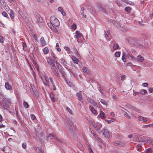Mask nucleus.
<instances>
[{"mask_svg": "<svg viewBox=\"0 0 153 153\" xmlns=\"http://www.w3.org/2000/svg\"><path fill=\"white\" fill-rule=\"evenodd\" d=\"M46 137L47 140H49V139H52L53 138L54 141L57 144H60L62 143V140L57 138V137L53 134H49Z\"/></svg>", "mask_w": 153, "mask_h": 153, "instance_id": "nucleus-1", "label": "nucleus"}, {"mask_svg": "<svg viewBox=\"0 0 153 153\" xmlns=\"http://www.w3.org/2000/svg\"><path fill=\"white\" fill-rule=\"evenodd\" d=\"M65 127L66 129H68L71 132H72L75 129L72 122L69 120H68L65 123Z\"/></svg>", "mask_w": 153, "mask_h": 153, "instance_id": "nucleus-2", "label": "nucleus"}, {"mask_svg": "<svg viewBox=\"0 0 153 153\" xmlns=\"http://www.w3.org/2000/svg\"><path fill=\"white\" fill-rule=\"evenodd\" d=\"M50 21L52 26L57 27L59 25L60 23L58 20L54 16H52L51 17Z\"/></svg>", "mask_w": 153, "mask_h": 153, "instance_id": "nucleus-3", "label": "nucleus"}, {"mask_svg": "<svg viewBox=\"0 0 153 153\" xmlns=\"http://www.w3.org/2000/svg\"><path fill=\"white\" fill-rule=\"evenodd\" d=\"M75 34H76L74 36V37L76 39L77 42H79V39H81V38H83V35L78 31L76 32Z\"/></svg>", "mask_w": 153, "mask_h": 153, "instance_id": "nucleus-4", "label": "nucleus"}, {"mask_svg": "<svg viewBox=\"0 0 153 153\" xmlns=\"http://www.w3.org/2000/svg\"><path fill=\"white\" fill-rule=\"evenodd\" d=\"M35 17L36 19V22L37 23L39 24V23H42L43 22V20L39 14L37 13V14H36Z\"/></svg>", "mask_w": 153, "mask_h": 153, "instance_id": "nucleus-5", "label": "nucleus"}, {"mask_svg": "<svg viewBox=\"0 0 153 153\" xmlns=\"http://www.w3.org/2000/svg\"><path fill=\"white\" fill-rule=\"evenodd\" d=\"M102 133L107 138H109L110 137L109 132L106 129H104L102 130Z\"/></svg>", "mask_w": 153, "mask_h": 153, "instance_id": "nucleus-6", "label": "nucleus"}, {"mask_svg": "<svg viewBox=\"0 0 153 153\" xmlns=\"http://www.w3.org/2000/svg\"><path fill=\"white\" fill-rule=\"evenodd\" d=\"M59 62L65 68L67 66L68 63L64 58H61L60 59Z\"/></svg>", "mask_w": 153, "mask_h": 153, "instance_id": "nucleus-7", "label": "nucleus"}, {"mask_svg": "<svg viewBox=\"0 0 153 153\" xmlns=\"http://www.w3.org/2000/svg\"><path fill=\"white\" fill-rule=\"evenodd\" d=\"M143 43L142 41L139 39H137L135 41V43L134 45L136 46L143 45Z\"/></svg>", "mask_w": 153, "mask_h": 153, "instance_id": "nucleus-8", "label": "nucleus"}, {"mask_svg": "<svg viewBox=\"0 0 153 153\" xmlns=\"http://www.w3.org/2000/svg\"><path fill=\"white\" fill-rule=\"evenodd\" d=\"M52 70L53 73L55 75L57 76H59V73L58 72V71L57 69L55 67V68H51Z\"/></svg>", "mask_w": 153, "mask_h": 153, "instance_id": "nucleus-9", "label": "nucleus"}, {"mask_svg": "<svg viewBox=\"0 0 153 153\" xmlns=\"http://www.w3.org/2000/svg\"><path fill=\"white\" fill-rule=\"evenodd\" d=\"M88 100L90 102V103H91L92 104L94 105L95 106L97 107V103L95 101H94L93 99H92L90 98H88Z\"/></svg>", "mask_w": 153, "mask_h": 153, "instance_id": "nucleus-10", "label": "nucleus"}, {"mask_svg": "<svg viewBox=\"0 0 153 153\" xmlns=\"http://www.w3.org/2000/svg\"><path fill=\"white\" fill-rule=\"evenodd\" d=\"M72 59L74 62V63L76 64H78V62H79L80 63H81L82 65V62L80 61H79V60L76 58V57L74 56H72Z\"/></svg>", "mask_w": 153, "mask_h": 153, "instance_id": "nucleus-11", "label": "nucleus"}, {"mask_svg": "<svg viewBox=\"0 0 153 153\" xmlns=\"http://www.w3.org/2000/svg\"><path fill=\"white\" fill-rule=\"evenodd\" d=\"M90 124H91L93 126V127L95 128L97 131H98V130H100V128H98L97 127V125L95 124V123L94 122L91 121L90 122Z\"/></svg>", "mask_w": 153, "mask_h": 153, "instance_id": "nucleus-12", "label": "nucleus"}, {"mask_svg": "<svg viewBox=\"0 0 153 153\" xmlns=\"http://www.w3.org/2000/svg\"><path fill=\"white\" fill-rule=\"evenodd\" d=\"M135 139L137 142H142L143 141V139L140 136L137 137Z\"/></svg>", "mask_w": 153, "mask_h": 153, "instance_id": "nucleus-13", "label": "nucleus"}, {"mask_svg": "<svg viewBox=\"0 0 153 153\" xmlns=\"http://www.w3.org/2000/svg\"><path fill=\"white\" fill-rule=\"evenodd\" d=\"M10 101H8V102H5V103H4V108L7 109H8L9 108V105H10Z\"/></svg>", "mask_w": 153, "mask_h": 153, "instance_id": "nucleus-14", "label": "nucleus"}, {"mask_svg": "<svg viewBox=\"0 0 153 153\" xmlns=\"http://www.w3.org/2000/svg\"><path fill=\"white\" fill-rule=\"evenodd\" d=\"M110 33V30H106L105 32V37L106 38V39H107L108 41H110L111 39H108V38H107V37L108 36L109 34Z\"/></svg>", "mask_w": 153, "mask_h": 153, "instance_id": "nucleus-15", "label": "nucleus"}, {"mask_svg": "<svg viewBox=\"0 0 153 153\" xmlns=\"http://www.w3.org/2000/svg\"><path fill=\"white\" fill-rule=\"evenodd\" d=\"M137 60L138 61L142 62L144 60V58L141 56L139 55L137 57Z\"/></svg>", "mask_w": 153, "mask_h": 153, "instance_id": "nucleus-16", "label": "nucleus"}, {"mask_svg": "<svg viewBox=\"0 0 153 153\" xmlns=\"http://www.w3.org/2000/svg\"><path fill=\"white\" fill-rule=\"evenodd\" d=\"M82 70L83 72L88 74H90V71L89 70L88 68L87 67H84L82 68Z\"/></svg>", "mask_w": 153, "mask_h": 153, "instance_id": "nucleus-17", "label": "nucleus"}, {"mask_svg": "<svg viewBox=\"0 0 153 153\" xmlns=\"http://www.w3.org/2000/svg\"><path fill=\"white\" fill-rule=\"evenodd\" d=\"M40 41L42 43V46H45L46 45V42L44 38L42 37L41 38Z\"/></svg>", "mask_w": 153, "mask_h": 153, "instance_id": "nucleus-18", "label": "nucleus"}, {"mask_svg": "<svg viewBox=\"0 0 153 153\" xmlns=\"http://www.w3.org/2000/svg\"><path fill=\"white\" fill-rule=\"evenodd\" d=\"M58 10L60 11L62 14L63 16H65L66 15V13L64 11L62 7H59L58 8Z\"/></svg>", "mask_w": 153, "mask_h": 153, "instance_id": "nucleus-19", "label": "nucleus"}, {"mask_svg": "<svg viewBox=\"0 0 153 153\" xmlns=\"http://www.w3.org/2000/svg\"><path fill=\"white\" fill-rule=\"evenodd\" d=\"M89 108L90 111L93 113L95 114H96L97 111L96 110L94 109V108L93 107L90 105L89 106Z\"/></svg>", "mask_w": 153, "mask_h": 153, "instance_id": "nucleus-20", "label": "nucleus"}, {"mask_svg": "<svg viewBox=\"0 0 153 153\" xmlns=\"http://www.w3.org/2000/svg\"><path fill=\"white\" fill-rule=\"evenodd\" d=\"M9 15L11 19H13L14 17V13L12 10H11L10 11Z\"/></svg>", "mask_w": 153, "mask_h": 153, "instance_id": "nucleus-21", "label": "nucleus"}, {"mask_svg": "<svg viewBox=\"0 0 153 153\" xmlns=\"http://www.w3.org/2000/svg\"><path fill=\"white\" fill-rule=\"evenodd\" d=\"M99 116L101 117L102 119H104L105 118V115L104 113L102 111H101L100 112V114L99 115Z\"/></svg>", "mask_w": 153, "mask_h": 153, "instance_id": "nucleus-22", "label": "nucleus"}, {"mask_svg": "<svg viewBox=\"0 0 153 153\" xmlns=\"http://www.w3.org/2000/svg\"><path fill=\"white\" fill-rule=\"evenodd\" d=\"M5 88L7 90H10L11 89V86L8 82L5 83Z\"/></svg>", "mask_w": 153, "mask_h": 153, "instance_id": "nucleus-23", "label": "nucleus"}, {"mask_svg": "<svg viewBox=\"0 0 153 153\" xmlns=\"http://www.w3.org/2000/svg\"><path fill=\"white\" fill-rule=\"evenodd\" d=\"M50 97L52 101L55 102L56 101V100L54 98V95L53 93H50Z\"/></svg>", "mask_w": 153, "mask_h": 153, "instance_id": "nucleus-24", "label": "nucleus"}, {"mask_svg": "<svg viewBox=\"0 0 153 153\" xmlns=\"http://www.w3.org/2000/svg\"><path fill=\"white\" fill-rule=\"evenodd\" d=\"M59 72L61 73V74L62 75V76L63 77V78H64L65 77V72L63 71V68H62L61 69H60L59 70Z\"/></svg>", "mask_w": 153, "mask_h": 153, "instance_id": "nucleus-25", "label": "nucleus"}, {"mask_svg": "<svg viewBox=\"0 0 153 153\" xmlns=\"http://www.w3.org/2000/svg\"><path fill=\"white\" fill-rule=\"evenodd\" d=\"M0 2L1 4L3 6L6 7L7 5L4 0H0Z\"/></svg>", "mask_w": 153, "mask_h": 153, "instance_id": "nucleus-26", "label": "nucleus"}, {"mask_svg": "<svg viewBox=\"0 0 153 153\" xmlns=\"http://www.w3.org/2000/svg\"><path fill=\"white\" fill-rule=\"evenodd\" d=\"M122 59L124 62H126V54L124 53H123V56L122 57Z\"/></svg>", "mask_w": 153, "mask_h": 153, "instance_id": "nucleus-27", "label": "nucleus"}, {"mask_svg": "<svg viewBox=\"0 0 153 153\" xmlns=\"http://www.w3.org/2000/svg\"><path fill=\"white\" fill-rule=\"evenodd\" d=\"M43 52L44 54H47L49 53V50L48 48L45 47L43 49Z\"/></svg>", "mask_w": 153, "mask_h": 153, "instance_id": "nucleus-28", "label": "nucleus"}, {"mask_svg": "<svg viewBox=\"0 0 153 153\" xmlns=\"http://www.w3.org/2000/svg\"><path fill=\"white\" fill-rule=\"evenodd\" d=\"M76 95L78 97V99L79 100H81L82 99V95L80 92L77 93L76 94Z\"/></svg>", "mask_w": 153, "mask_h": 153, "instance_id": "nucleus-29", "label": "nucleus"}, {"mask_svg": "<svg viewBox=\"0 0 153 153\" xmlns=\"http://www.w3.org/2000/svg\"><path fill=\"white\" fill-rule=\"evenodd\" d=\"M2 15L5 17H7V18H9V17H8V14L5 11H3L2 13Z\"/></svg>", "mask_w": 153, "mask_h": 153, "instance_id": "nucleus-30", "label": "nucleus"}, {"mask_svg": "<svg viewBox=\"0 0 153 153\" xmlns=\"http://www.w3.org/2000/svg\"><path fill=\"white\" fill-rule=\"evenodd\" d=\"M32 62H33V64L35 66V67L36 68V69L37 70H38V69H39V68H38V65H37L36 62L34 60H32Z\"/></svg>", "mask_w": 153, "mask_h": 153, "instance_id": "nucleus-31", "label": "nucleus"}, {"mask_svg": "<svg viewBox=\"0 0 153 153\" xmlns=\"http://www.w3.org/2000/svg\"><path fill=\"white\" fill-rule=\"evenodd\" d=\"M50 28L54 32L56 33L57 32V29L53 26H52V27H50Z\"/></svg>", "mask_w": 153, "mask_h": 153, "instance_id": "nucleus-32", "label": "nucleus"}, {"mask_svg": "<svg viewBox=\"0 0 153 153\" xmlns=\"http://www.w3.org/2000/svg\"><path fill=\"white\" fill-rule=\"evenodd\" d=\"M119 46L117 44H115L114 45L113 48L114 50H116L118 48Z\"/></svg>", "mask_w": 153, "mask_h": 153, "instance_id": "nucleus-33", "label": "nucleus"}, {"mask_svg": "<svg viewBox=\"0 0 153 153\" xmlns=\"http://www.w3.org/2000/svg\"><path fill=\"white\" fill-rule=\"evenodd\" d=\"M136 148L138 151H140L142 149V146L140 144H138L136 146Z\"/></svg>", "mask_w": 153, "mask_h": 153, "instance_id": "nucleus-34", "label": "nucleus"}, {"mask_svg": "<svg viewBox=\"0 0 153 153\" xmlns=\"http://www.w3.org/2000/svg\"><path fill=\"white\" fill-rule=\"evenodd\" d=\"M120 52H116L114 53V56L115 57H119L120 56Z\"/></svg>", "mask_w": 153, "mask_h": 153, "instance_id": "nucleus-35", "label": "nucleus"}, {"mask_svg": "<svg viewBox=\"0 0 153 153\" xmlns=\"http://www.w3.org/2000/svg\"><path fill=\"white\" fill-rule=\"evenodd\" d=\"M146 90L144 89H143L141 90L140 92V94H141L143 95L147 93Z\"/></svg>", "mask_w": 153, "mask_h": 153, "instance_id": "nucleus-36", "label": "nucleus"}, {"mask_svg": "<svg viewBox=\"0 0 153 153\" xmlns=\"http://www.w3.org/2000/svg\"><path fill=\"white\" fill-rule=\"evenodd\" d=\"M22 46L24 51H26L27 50V48L26 44L24 43L22 45Z\"/></svg>", "mask_w": 153, "mask_h": 153, "instance_id": "nucleus-37", "label": "nucleus"}, {"mask_svg": "<svg viewBox=\"0 0 153 153\" xmlns=\"http://www.w3.org/2000/svg\"><path fill=\"white\" fill-rule=\"evenodd\" d=\"M122 111L124 113V115L127 118H129L130 116L128 115V114L124 111Z\"/></svg>", "mask_w": 153, "mask_h": 153, "instance_id": "nucleus-38", "label": "nucleus"}, {"mask_svg": "<svg viewBox=\"0 0 153 153\" xmlns=\"http://www.w3.org/2000/svg\"><path fill=\"white\" fill-rule=\"evenodd\" d=\"M114 120L113 119H112L110 120H105V122L108 123H110L112 122H113L114 121Z\"/></svg>", "mask_w": 153, "mask_h": 153, "instance_id": "nucleus-39", "label": "nucleus"}, {"mask_svg": "<svg viewBox=\"0 0 153 153\" xmlns=\"http://www.w3.org/2000/svg\"><path fill=\"white\" fill-rule=\"evenodd\" d=\"M73 51H74V53L76 54V55H78L79 54V53L78 52V51L76 49V48L75 47H74L73 49Z\"/></svg>", "mask_w": 153, "mask_h": 153, "instance_id": "nucleus-40", "label": "nucleus"}, {"mask_svg": "<svg viewBox=\"0 0 153 153\" xmlns=\"http://www.w3.org/2000/svg\"><path fill=\"white\" fill-rule=\"evenodd\" d=\"M23 105L25 108H27L29 107V105L27 103L25 102V101L23 103Z\"/></svg>", "mask_w": 153, "mask_h": 153, "instance_id": "nucleus-41", "label": "nucleus"}, {"mask_svg": "<svg viewBox=\"0 0 153 153\" xmlns=\"http://www.w3.org/2000/svg\"><path fill=\"white\" fill-rule=\"evenodd\" d=\"M38 150L39 151L38 152L39 153H44V150H43L42 149L41 147H40V148H38Z\"/></svg>", "mask_w": 153, "mask_h": 153, "instance_id": "nucleus-42", "label": "nucleus"}, {"mask_svg": "<svg viewBox=\"0 0 153 153\" xmlns=\"http://www.w3.org/2000/svg\"><path fill=\"white\" fill-rule=\"evenodd\" d=\"M100 101L101 102V103L103 104V105H106V102L104 100L101 99Z\"/></svg>", "mask_w": 153, "mask_h": 153, "instance_id": "nucleus-43", "label": "nucleus"}, {"mask_svg": "<svg viewBox=\"0 0 153 153\" xmlns=\"http://www.w3.org/2000/svg\"><path fill=\"white\" fill-rule=\"evenodd\" d=\"M97 142L98 143H101L103 141L102 140L100 137H97Z\"/></svg>", "mask_w": 153, "mask_h": 153, "instance_id": "nucleus-44", "label": "nucleus"}, {"mask_svg": "<svg viewBox=\"0 0 153 153\" xmlns=\"http://www.w3.org/2000/svg\"><path fill=\"white\" fill-rule=\"evenodd\" d=\"M56 67L58 70H59L60 69H61L63 68L62 67V65L60 64H57V65H56Z\"/></svg>", "mask_w": 153, "mask_h": 153, "instance_id": "nucleus-45", "label": "nucleus"}, {"mask_svg": "<svg viewBox=\"0 0 153 153\" xmlns=\"http://www.w3.org/2000/svg\"><path fill=\"white\" fill-rule=\"evenodd\" d=\"M66 110L68 111V112L70 114H72V110L71 109H70L68 107H66Z\"/></svg>", "mask_w": 153, "mask_h": 153, "instance_id": "nucleus-46", "label": "nucleus"}, {"mask_svg": "<svg viewBox=\"0 0 153 153\" xmlns=\"http://www.w3.org/2000/svg\"><path fill=\"white\" fill-rule=\"evenodd\" d=\"M117 27H118L120 30H122L124 31L125 29V28L124 27H121V26H120V25H118L117 26Z\"/></svg>", "mask_w": 153, "mask_h": 153, "instance_id": "nucleus-47", "label": "nucleus"}, {"mask_svg": "<svg viewBox=\"0 0 153 153\" xmlns=\"http://www.w3.org/2000/svg\"><path fill=\"white\" fill-rule=\"evenodd\" d=\"M146 153H151L152 152V150L151 149H148L146 150Z\"/></svg>", "mask_w": 153, "mask_h": 153, "instance_id": "nucleus-48", "label": "nucleus"}, {"mask_svg": "<svg viewBox=\"0 0 153 153\" xmlns=\"http://www.w3.org/2000/svg\"><path fill=\"white\" fill-rule=\"evenodd\" d=\"M76 25L75 24H74L73 25H72L71 26V28L72 29L75 30L76 29Z\"/></svg>", "mask_w": 153, "mask_h": 153, "instance_id": "nucleus-49", "label": "nucleus"}, {"mask_svg": "<svg viewBox=\"0 0 153 153\" xmlns=\"http://www.w3.org/2000/svg\"><path fill=\"white\" fill-rule=\"evenodd\" d=\"M47 62L50 65V63H53L52 62L51 59L50 58H48L47 60Z\"/></svg>", "mask_w": 153, "mask_h": 153, "instance_id": "nucleus-50", "label": "nucleus"}, {"mask_svg": "<svg viewBox=\"0 0 153 153\" xmlns=\"http://www.w3.org/2000/svg\"><path fill=\"white\" fill-rule=\"evenodd\" d=\"M50 65H51V68L56 67L54 63L53 62L50 63Z\"/></svg>", "mask_w": 153, "mask_h": 153, "instance_id": "nucleus-51", "label": "nucleus"}, {"mask_svg": "<svg viewBox=\"0 0 153 153\" xmlns=\"http://www.w3.org/2000/svg\"><path fill=\"white\" fill-rule=\"evenodd\" d=\"M131 10V8L129 7H126L125 8V11L129 12Z\"/></svg>", "mask_w": 153, "mask_h": 153, "instance_id": "nucleus-52", "label": "nucleus"}, {"mask_svg": "<svg viewBox=\"0 0 153 153\" xmlns=\"http://www.w3.org/2000/svg\"><path fill=\"white\" fill-rule=\"evenodd\" d=\"M30 117H31V119L32 120H35V119L36 118V117H35V116L34 114H31Z\"/></svg>", "mask_w": 153, "mask_h": 153, "instance_id": "nucleus-53", "label": "nucleus"}, {"mask_svg": "<svg viewBox=\"0 0 153 153\" xmlns=\"http://www.w3.org/2000/svg\"><path fill=\"white\" fill-rule=\"evenodd\" d=\"M143 117H142L141 116H139L138 117V120L140 121H141L142 120H143Z\"/></svg>", "mask_w": 153, "mask_h": 153, "instance_id": "nucleus-54", "label": "nucleus"}, {"mask_svg": "<svg viewBox=\"0 0 153 153\" xmlns=\"http://www.w3.org/2000/svg\"><path fill=\"white\" fill-rule=\"evenodd\" d=\"M64 49L66 51H67L68 52H69L70 49V48L68 47L65 46L64 47Z\"/></svg>", "mask_w": 153, "mask_h": 153, "instance_id": "nucleus-55", "label": "nucleus"}, {"mask_svg": "<svg viewBox=\"0 0 153 153\" xmlns=\"http://www.w3.org/2000/svg\"><path fill=\"white\" fill-rule=\"evenodd\" d=\"M22 147L25 149L26 148V143L24 142L22 144Z\"/></svg>", "mask_w": 153, "mask_h": 153, "instance_id": "nucleus-56", "label": "nucleus"}, {"mask_svg": "<svg viewBox=\"0 0 153 153\" xmlns=\"http://www.w3.org/2000/svg\"><path fill=\"white\" fill-rule=\"evenodd\" d=\"M49 79L52 85H54L52 78L51 77H50Z\"/></svg>", "mask_w": 153, "mask_h": 153, "instance_id": "nucleus-57", "label": "nucleus"}, {"mask_svg": "<svg viewBox=\"0 0 153 153\" xmlns=\"http://www.w3.org/2000/svg\"><path fill=\"white\" fill-rule=\"evenodd\" d=\"M149 127H151L150 124L148 125H144L143 126V127L144 128H148Z\"/></svg>", "mask_w": 153, "mask_h": 153, "instance_id": "nucleus-58", "label": "nucleus"}, {"mask_svg": "<svg viewBox=\"0 0 153 153\" xmlns=\"http://www.w3.org/2000/svg\"><path fill=\"white\" fill-rule=\"evenodd\" d=\"M142 86L144 87H147L148 85V84L147 83H143L142 85Z\"/></svg>", "mask_w": 153, "mask_h": 153, "instance_id": "nucleus-59", "label": "nucleus"}, {"mask_svg": "<svg viewBox=\"0 0 153 153\" xmlns=\"http://www.w3.org/2000/svg\"><path fill=\"white\" fill-rule=\"evenodd\" d=\"M116 143L119 145H124L125 144V143H121L120 142H117Z\"/></svg>", "mask_w": 153, "mask_h": 153, "instance_id": "nucleus-60", "label": "nucleus"}, {"mask_svg": "<svg viewBox=\"0 0 153 153\" xmlns=\"http://www.w3.org/2000/svg\"><path fill=\"white\" fill-rule=\"evenodd\" d=\"M125 78V75H123L121 76V79L122 80H123Z\"/></svg>", "mask_w": 153, "mask_h": 153, "instance_id": "nucleus-61", "label": "nucleus"}, {"mask_svg": "<svg viewBox=\"0 0 153 153\" xmlns=\"http://www.w3.org/2000/svg\"><path fill=\"white\" fill-rule=\"evenodd\" d=\"M149 91L150 93L153 92V88H150L149 89Z\"/></svg>", "mask_w": 153, "mask_h": 153, "instance_id": "nucleus-62", "label": "nucleus"}, {"mask_svg": "<svg viewBox=\"0 0 153 153\" xmlns=\"http://www.w3.org/2000/svg\"><path fill=\"white\" fill-rule=\"evenodd\" d=\"M98 90H99V91L102 93V94H103L104 93L103 92V91H102V89L100 87H99L98 88Z\"/></svg>", "mask_w": 153, "mask_h": 153, "instance_id": "nucleus-63", "label": "nucleus"}, {"mask_svg": "<svg viewBox=\"0 0 153 153\" xmlns=\"http://www.w3.org/2000/svg\"><path fill=\"white\" fill-rule=\"evenodd\" d=\"M0 42L3 43V38L1 36H0Z\"/></svg>", "mask_w": 153, "mask_h": 153, "instance_id": "nucleus-64", "label": "nucleus"}]
</instances>
